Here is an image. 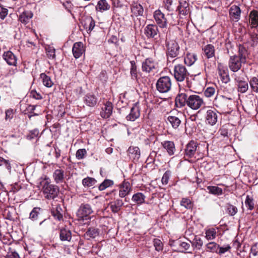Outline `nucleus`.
Instances as JSON below:
<instances>
[{"label":"nucleus","mask_w":258,"mask_h":258,"mask_svg":"<svg viewBox=\"0 0 258 258\" xmlns=\"http://www.w3.org/2000/svg\"><path fill=\"white\" fill-rule=\"evenodd\" d=\"M154 18L159 27L161 28L167 27V19L165 18V15L160 10H157L154 12Z\"/></svg>","instance_id":"obj_10"},{"label":"nucleus","mask_w":258,"mask_h":258,"mask_svg":"<svg viewBox=\"0 0 258 258\" xmlns=\"http://www.w3.org/2000/svg\"><path fill=\"white\" fill-rule=\"evenodd\" d=\"M145 196L141 192H138L133 195L132 200L137 204L141 205L145 202Z\"/></svg>","instance_id":"obj_41"},{"label":"nucleus","mask_w":258,"mask_h":258,"mask_svg":"<svg viewBox=\"0 0 258 258\" xmlns=\"http://www.w3.org/2000/svg\"><path fill=\"white\" fill-rule=\"evenodd\" d=\"M37 186L41 188L45 198L47 199H53L57 197L58 188L56 185L50 184V180L46 176L40 178L37 182Z\"/></svg>","instance_id":"obj_2"},{"label":"nucleus","mask_w":258,"mask_h":258,"mask_svg":"<svg viewBox=\"0 0 258 258\" xmlns=\"http://www.w3.org/2000/svg\"><path fill=\"white\" fill-rule=\"evenodd\" d=\"M131 191V186L130 182L124 181L119 185V196L124 198L128 195Z\"/></svg>","instance_id":"obj_16"},{"label":"nucleus","mask_w":258,"mask_h":258,"mask_svg":"<svg viewBox=\"0 0 258 258\" xmlns=\"http://www.w3.org/2000/svg\"><path fill=\"white\" fill-rule=\"evenodd\" d=\"M158 33V27L155 24H149L144 29V33L148 38H154Z\"/></svg>","instance_id":"obj_13"},{"label":"nucleus","mask_w":258,"mask_h":258,"mask_svg":"<svg viewBox=\"0 0 258 258\" xmlns=\"http://www.w3.org/2000/svg\"><path fill=\"white\" fill-rule=\"evenodd\" d=\"M45 212L40 208H33V221L37 219L41 220L42 221L39 223V225H41L46 220V218L44 216Z\"/></svg>","instance_id":"obj_21"},{"label":"nucleus","mask_w":258,"mask_h":258,"mask_svg":"<svg viewBox=\"0 0 258 258\" xmlns=\"http://www.w3.org/2000/svg\"><path fill=\"white\" fill-rule=\"evenodd\" d=\"M171 87V79L167 76L160 78L156 83L157 89L161 93L168 92L170 90Z\"/></svg>","instance_id":"obj_4"},{"label":"nucleus","mask_w":258,"mask_h":258,"mask_svg":"<svg viewBox=\"0 0 258 258\" xmlns=\"http://www.w3.org/2000/svg\"><path fill=\"white\" fill-rule=\"evenodd\" d=\"M249 22L252 27L258 26V11L252 10L249 15Z\"/></svg>","instance_id":"obj_30"},{"label":"nucleus","mask_w":258,"mask_h":258,"mask_svg":"<svg viewBox=\"0 0 258 258\" xmlns=\"http://www.w3.org/2000/svg\"><path fill=\"white\" fill-rule=\"evenodd\" d=\"M97 97L92 93H87L83 97L84 103L89 107H94L97 103Z\"/></svg>","instance_id":"obj_15"},{"label":"nucleus","mask_w":258,"mask_h":258,"mask_svg":"<svg viewBox=\"0 0 258 258\" xmlns=\"http://www.w3.org/2000/svg\"><path fill=\"white\" fill-rule=\"evenodd\" d=\"M8 258H20L19 254L16 251L12 250L7 254Z\"/></svg>","instance_id":"obj_63"},{"label":"nucleus","mask_w":258,"mask_h":258,"mask_svg":"<svg viewBox=\"0 0 258 258\" xmlns=\"http://www.w3.org/2000/svg\"><path fill=\"white\" fill-rule=\"evenodd\" d=\"M219 112L215 109L207 110L205 115L206 121L211 125H214L218 121Z\"/></svg>","instance_id":"obj_9"},{"label":"nucleus","mask_w":258,"mask_h":258,"mask_svg":"<svg viewBox=\"0 0 258 258\" xmlns=\"http://www.w3.org/2000/svg\"><path fill=\"white\" fill-rule=\"evenodd\" d=\"M128 153L130 158L138 161L140 158V150L138 147L131 146L128 149Z\"/></svg>","instance_id":"obj_22"},{"label":"nucleus","mask_w":258,"mask_h":258,"mask_svg":"<svg viewBox=\"0 0 258 258\" xmlns=\"http://www.w3.org/2000/svg\"><path fill=\"white\" fill-rule=\"evenodd\" d=\"M153 243L156 250L160 251L163 250V244L160 239H155L154 240Z\"/></svg>","instance_id":"obj_48"},{"label":"nucleus","mask_w":258,"mask_h":258,"mask_svg":"<svg viewBox=\"0 0 258 258\" xmlns=\"http://www.w3.org/2000/svg\"><path fill=\"white\" fill-rule=\"evenodd\" d=\"M204 54L208 58H211L214 56L215 48L212 44H207L203 47Z\"/></svg>","instance_id":"obj_33"},{"label":"nucleus","mask_w":258,"mask_h":258,"mask_svg":"<svg viewBox=\"0 0 258 258\" xmlns=\"http://www.w3.org/2000/svg\"><path fill=\"white\" fill-rule=\"evenodd\" d=\"M113 184V181L110 179H105L102 182L99 186V189L100 190H103L106 188L112 185Z\"/></svg>","instance_id":"obj_44"},{"label":"nucleus","mask_w":258,"mask_h":258,"mask_svg":"<svg viewBox=\"0 0 258 258\" xmlns=\"http://www.w3.org/2000/svg\"><path fill=\"white\" fill-rule=\"evenodd\" d=\"M19 20L22 23L30 29L32 26V13L31 12H23L20 16Z\"/></svg>","instance_id":"obj_12"},{"label":"nucleus","mask_w":258,"mask_h":258,"mask_svg":"<svg viewBox=\"0 0 258 258\" xmlns=\"http://www.w3.org/2000/svg\"><path fill=\"white\" fill-rule=\"evenodd\" d=\"M231 249V246L229 244H225L222 246L219 245V249L218 250L217 253L221 255L225 252L228 251Z\"/></svg>","instance_id":"obj_50"},{"label":"nucleus","mask_w":258,"mask_h":258,"mask_svg":"<svg viewBox=\"0 0 258 258\" xmlns=\"http://www.w3.org/2000/svg\"><path fill=\"white\" fill-rule=\"evenodd\" d=\"M235 80L236 81L238 86V91L241 93H245L248 88V83L241 79L239 77L235 76Z\"/></svg>","instance_id":"obj_20"},{"label":"nucleus","mask_w":258,"mask_h":258,"mask_svg":"<svg viewBox=\"0 0 258 258\" xmlns=\"http://www.w3.org/2000/svg\"><path fill=\"white\" fill-rule=\"evenodd\" d=\"M93 213L91 206L88 204H82L77 212V216L80 219H89V216Z\"/></svg>","instance_id":"obj_6"},{"label":"nucleus","mask_w":258,"mask_h":258,"mask_svg":"<svg viewBox=\"0 0 258 258\" xmlns=\"http://www.w3.org/2000/svg\"><path fill=\"white\" fill-rule=\"evenodd\" d=\"M110 6L106 0H99L95 7L97 11L102 13L110 9Z\"/></svg>","instance_id":"obj_26"},{"label":"nucleus","mask_w":258,"mask_h":258,"mask_svg":"<svg viewBox=\"0 0 258 258\" xmlns=\"http://www.w3.org/2000/svg\"><path fill=\"white\" fill-rule=\"evenodd\" d=\"M59 236L61 241H69L72 238V233L68 229L63 228L60 230Z\"/></svg>","instance_id":"obj_36"},{"label":"nucleus","mask_w":258,"mask_h":258,"mask_svg":"<svg viewBox=\"0 0 258 258\" xmlns=\"http://www.w3.org/2000/svg\"><path fill=\"white\" fill-rule=\"evenodd\" d=\"M167 56L168 59L170 57L174 58L176 57L179 51V46L174 40H170L167 42Z\"/></svg>","instance_id":"obj_7"},{"label":"nucleus","mask_w":258,"mask_h":258,"mask_svg":"<svg viewBox=\"0 0 258 258\" xmlns=\"http://www.w3.org/2000/svg\"><path fill=\"white\" fill-rule=\"evenodd\" d=\"M188 90L180 89L175 100V105L178 108H181L187 105L192 110H198L205 105L202 97L198 95H188Z\"/></svg>","instance_id":"obj_1"},{"label":"nucleus","mask_w":258,"mask_h":258,"mask_svg":"<svg viewBox=\"0 0 258 258\" xmlns=\"http://www.w3.org/2000/svg\"><path fill=\"white\" fill-rule=\"evenodd\" d=\"M177 10L178 11L179 14L180 15H183V16H186L189 12V8L185 7V8H181V9H179V7H177Z\"/></svg>","instance_id":"obj_61"},{"label":"nucleus","mask_w":258,"mask_h":258,"mask_svg":"<svg viewBox=\"0 0 258 258\" xmlns=\"http://www.w3.org/2000/svg\"><path fill=\"white\" fill-rule=\"evenodd\" d=\"M237 209L236 207L232 205L228 206L227 208V212L230 215L233 216L237 213Z\"/></svg>","instance_id":"obj_59"},{"label":"nucleus","mask_w":258,"mask_h":258,"mask_svg":"<svg viewBox=\"0 0 258 258\" xmlns=\"http://www.w3.org/2000/svg\"><path fill=\"white\" fill-rule=\"evenodd\" d=\"M60 209V207H56V209L55 210H52L51 211V214L53 216V217L58 220H60L62 218V214L58 211V209Z\"/></svg>","instance_id":"obj_54"},{"label":"nucleus","mask_w":258,"mask_h":258,"mask_svg":"<svg viewBox=\"0 0 258 258\" xmlns=\"http://www.w3.org/2000/svg\"><path fill=\"white\" fill-rule=\"evenodd\" d=\"M123 205V202L121 200L117 199L110 203V208L113 213L118 212Z\"/></svg>","instance_id":"obj_32"},{"label":"nucleus","mask_w":258,"mask_h":258,"mask_svg":"<svg viewBox=\"0 0 258 258\" xmlns=\"http://www.w3.org/2000/svg\"><path fill=\"white\" fill-rule=\"evenodd\" d=\"M162 145L166 150L169 155L171 156L174 154L175 148L173 142L170 141H164L162 143Z\"/></svg>","instance_id":"obj_25"},{"label":"nucleus","mask_w":258,"mask_h":258,"mask_svg":"<svg viewBox=\"0 0 258 258\" xmlns=\"http://www.w3.org/2000/svg\"><path fill=\"white\" fill-rule=\"evenodd\" d=\"M155 63L150 58L146 59L142 63L143 71L149 73L155 69Z\"/></svg>","instance_id":"obj_28"},{"label":"nucleus","mask_w":258,"mask_h":258,"mask_svg":"<svg viewBox=\"0 0 258 258\" xmlns=\"http://www.w3.org/2000/svg\"><path fill=\"white\" fill-rule=\"evenodd\" d=\"M191 244V247L194 249H200L203 246V242L202 239L198 236H196L192 241H189Z\"/></svg>","instance_id":"obj_38"},{"label":"nucleus","mask_w":258,"mask_h":258,"mask_svg":"<svg viewBox=\"0 0 258 258\" xmlns=\"http://www.w3.org/2000/svg\"><path fill=\"white\" fill-rule=\"evenodd\" d=\"M197 59V55L193 53H187L184 57V62L188 66H192Z\"/></svg>","instance_id":"obj_37"},{"label":"nucleus","mask_w":258,"mask_h":258,"mask_svg":"<svg viewBox=\"0 0 258 258\" xmlns=\"http://www.w3.org/2000/svg\"><path fill=\"white\" fill-rule=\"evenodd\" d=\"M241 11L239 6L232 5L229 9V15L230 19L233 22H237L240 20Z\"/></svg>","instance_id":"obj_11"},{"label":"nucleus","mask_w":258,"mask_h":258,"mask_svg":"<svg viewBox=\"0 0 258 258\" xmlns=\"http://www.w3.org/2000/svg\"><path fill=\"white\" fill-rule=\"evenodd\" d=\"M197 148V144L194 141L190 142L186 147L185 149V155L188 157H194Z\"/></svg>","instance_id":"obj_18"},{"label":"nucleus","mask_w":258,"mask_h":258,"mask_svg":"<svg viewBox=\"0 0 258 258\" xmlns=\"http://www.w3.org/2000/svg\"><path fill=\"white\" fill-rule=\"evenodd\" d=\"M216 93V89L214 87H209L204 91V95L206 97L209 98L213 96Z\"/></svg>","instance_id":"obj_47"},{"label":"nucleus","mask_w":258,"mask_h":258,"mask_svg":"<svg viewBox=\"0 0 258 258\" xmlns=\"http://www.w3.org/2000/svg\"><path fill=\"white\" fill-rule=\"evenodd\" d=\"M167 120L174 128H178L181 122L179 117L172 115L168 116Z\"/></svg>","instance_id":"obj_35"},{"label":"nucleus","mask_w":258,"mask_h":258,"mask_svg":"<svg viewBox=\"0 0 258 258\" xmlns=\"http://www.w3.org/2000/svg\"><path fill=\"white\" fill-rule=\"evenodd\" d=\"M180 205L187 209H190L192 207L190 200L188 198H183L180 202Z\"/></svg>","instance_id":"obj_46"},{"label":"nucleus","mask_w":258,"mask_h":258,"mask_svg":"<svg viewBox=\"0 0 258 258\" xmlns=\"http://www.w3.org/2000/svg\"><path fill=\"white\" fill-rule=\"evenodd\" d=\"M245 204L246 207L249 210H252L254 207V204L253 202V200L249 197V196H247L246 197L245 201Z\"/></svg>","instance_id":"obj_55"},{"label":"nucleus","mask_w":258,"mask_h":258,"mask_svg":"<svg viewBox=\"0 0 258 258\" xmlns=\"http://www.w3.org/2000/svg\"><path fill=\"white\" fill-rule=\"evenodd\" d=\"M46 51L47 56L50 59H53L55 57V49L51 46L46 47Z\"/></svg>","instance_id":"obj_49"},{"label":"nucleus","mask_w":258,"mask_h":258,"mask_svg":"<svg viewBox=\"0 0 258 258\" xmlns=\"http://www.w3.org/2000/svg\"><path fill=\"white\" fill-rule=\"evenodd\" d=\"M231 100V99L221 96L219 97L216 96L214 100V104L218 108H223L225 105L228 103L229 101Z\"/></svg>","instance_id":"obj_23"},{"label":"nucleus","mask_w":258,"mask_h":258,"mask_svg":"<svg viewBox=\"0 0 258 258\" xmlns=\"http://www.w3.org/2000/svg\"><path fill=\"white\" fill-rule=\"evenodd\" d=\"M170 176V172L169 171H167L164 173L161 179L163 184L166 185L168 183Z\"/></svg>","instance_id":"obj_58"},{"label":"nucleus","mask_w":258,"mask_h":258,"mask_svg":"<svg viewBox=\"0 0 258 258\" xmlns=\"http://www.w3.org/2000/svg\"><path fill=\"white\" fill-rule=\"evenodd\" d=\"M25 246H24V249L25 252L24 253V258H32V255L31 254V250L29 249V247L25 244Z\"/></svg>","instance_id":"obj_64"},{"label":"nucleus","mask_w":258,"mask_h":258,"mask_svg":"<svg viewBox=\"0 0 258 258\" xmlns=\"http://www.w3.org/2000/svg\"><path fill=\"white\" fill-rule=\"evenodd\" d=\"M8 11L7 9L0 5V18L4 19L8 15Z\"/></svg>","instance_id":"obj_60"},{"label":"nucleus","mask_w":258,"mask_h":258,"mask_svg":"<svg viewBox=\"0 0 258 258\" xmlns=\"http://www.w3.org/2000/svg\"><path fill=\"white\" fill-rule=\"evenodd\" d=\"M206 248L207 251L217 253L219 245L215 242H210L206 245Z\"/></svg>","instance_id":"obj_40"},{"label":"nucleus","mask_w":258,"mask_h":258,"mask_svg":"<svg viewBox=\"0 0 258 258\" xmlns=\"http://www.w3.org/2000/svg\"><path fill=\"white\" fill-rule=\"evenodd\" d=\"M250 253L252 256L255 257L258 255V247L257 243H255L252 245L250 249Z\"/></svg>","instance_id":"obj_62"},{"label":"nucleus","mask_w":258,"mask_h":258,"mask_svg":"<svg viewBox=\"0 0 258 258\" xmlns=\"http://www.w3.org/2000/svg\"><path fill=\"white\" fill-rule=\"evenodd\" d=\"M217 231L216 229L211 228L208 229L205 232V237L208 240L214 239L217 236Z\"/></svg>","instance_id":"obj_39"},{"label":"nucleus","mask_w":258,"mask_h":258,"mask_svg":"<svg viewBox=\"0 0 258 258\" xmlns=\"http://www.w3.org/2000/svg\"><path fill=\"white\" fill-rule=\"evenodd\" d=\"M29 94L22 100L21 108L24 114H28V117L30 118L32 116V106L31 105V94H32V91H30Z\"/></svg>","instance_id":"obj_5"},{"label":"nucleus","mask_w":258,"mask_h":258,"mask_svg":"<svg viewBox=\"0 0 258 258\" xmlns=\"http://www.w3.org/2000/svg\"><path fill=\"white\" fill-rule=\"evenodd\" d=\"M98 234V230L95 228H89L86 232L87 235L91 238H95Z\"/></svg>","instance_id":"obj_52"},{"label":"nucleus","mask_w":258,"mask_h":258,"mask_svg":"<svg viewBox=\"0 0 258 258\" xmlns=\"http://www.w3.org/2000/svg\"><path fill=\"white\" fill-rule=\"evenodd\" d=\"M242 63L244 64L245 63L242 62L237 55H233L230 57L228 66L231 71L236 72L240 69Z\"/></svg>","instance_id":"obj_8"},{"label":"nucleus","mask_w":258,"mask_h":258,"mask_svg":"<svg viewBox=\"0 0 258 258\" xmlns=\"http://www.w3.org/2000/svg\"><path fill=\"white\" fill-rule=\"evenodd\" d=\"M178 250L181 252L189 253H192V247L190 246V243L186 242L181 241L180 240L179 241Z\"/></svg>","instance_id":"obj_34"},{"label":"nucleus","mask_w":258,"mask_h":258,"mask_svg":"<svg viewBox=\"0 0 258 258\" xmlns=\"http://www.w3.org/2000/svg\"><path fill=\"white\" fill-rule=\"evenodd\" d=\"M173 74L175 79L178 82H182L186 80L189 76L186 68L182 64H177L174 66Z\"/></svg>","instance_id":"obj_3"},{"label":"nucleus","mask_w":258,"mask_h":258,"mask_svg":"<svg viewBox=\"0 0 258 258\" xmlns=\"http://www.w3.org/2000/svg\"><path fill=\"white\" fill-rule=\"evenodd\" d=\"M140 115L139 107L137 104H135L131 108L130 113L126 116V119L128 120L134 121L140 116Z\"/></svg>","instance_id":"obj_19"},{"label":"nucleus","mask_w":258,"mask_h":258,"mask_svg":"<svg viewBox=\"0 0 258 258\" xmlns=\"http://www.w3.org/2000/svg\"><path fill=\"white\" fill-rule=\"evenodd\" d=\"M4 59L11 66H16L17 63L16 56L10 51H7L3 55Z\"/></svg>","instance_id":"obj_24"},{"label":"nucleus","mask_w":258,"mask_h":258,"mask_svg":"<svg viewBox=\"0 0 258 258\" xmlns=\"http://www.w3.org/2000/svg\"><path fill=\"white\" fill-rule=\"evenodd\" d=\"M250 86L252 90L255 92H258V79L253 77L250 81Z\"/></svg>","instance_id":"obj_51"},{"label":"nucleus","mask_w":258,"mask_h":258,"mask_svg":"<svg viewBox=\"0 0 258 258\" xmlns=\"http://www.w3.org/2000/svg\"><path fill=\"white\" fill-rule=\"evenodd\" d=\"M112 103L110 102H107L102 107L100 115L104 118H108L112 114Z\"/></svg>","instance_id":"obj_17"},{"label":"nucleus","mask_w":258,"mask_h":258,"mask_svg":"<svg viewBox=\"0 0 258 258\" xmlns=\"http://www.w3.org/2000/svg\"><path fill=\"white\" fill-rule=\"evenodd\" d=\"M87 154V151L85 149H79L76 154V157L78 159H82Z\"/></svg>","instance_id":"obj_56"},{"label":"nucleus","mask_w":258,"mask_h":258,"mask_svg":"<svg viewBox=\"0 0 258 258\" xmlns=\"http://www.w3.org/2000/svg\"><path fill=\"white\" fill-rule=\"evenodd\" d=\"M64 177V171L61 169H55L53 173V178L56 183L62 182Z\"/></svg>","instance_id":"obj_27"},{"label":"nucleus","mask_w":258,"mask_h":258,"mask_svg":"<svg viewBox=\"0 0 258 258\" xmlns=\"http://www.w3.org/2000/svg\"><path fill=\"white\" fill-rule=\"evenodd\" d=\"M96 182V180L91 177H87L83 179L82 183L84 186L90 187L93 186Z\"/></svg>","instance_id":"obj_43"},{"label":"nucleus","mask_w":258,"mask_h":258,"mask_svg":"<svg viewBox=\"0 0 258 258\" xmlns=\"http://www.w3.org/2000/svg\"><path fill=\"white\" fill-rule=\"evenodd\" d=\"M248 55L249 53L246 48L243 46L240 45L238 49V55L237 56L241 60V61L244 62L246 63Z\"/></svg>","instance_id":"obj_29"},{"label":"nucleus","mask_w":258,"mask_h":258,"mask_svg":"<svg viewBox=\"0 0 258 258\" xmlns=\"http://www.w3.org/2000/svg\"><path fill=\"white\" fill-rule=\"evenodd\" d=\"M132 13L136 16H142L144 13V9L140 4L134 3L131 7Z\"/></svg>","instance_id":"obj_31"},{"label":"nucleus","mask_w":258,"mask_h":258,"mask_svg":"<svg viewBox=\"0 0 258 258\" xmlns=\"http://www.w3.org/2000/svg\"><path fill=\"white\" fill-rule=\"evenodd\" d=\"M40 79L41 80L43 85L47 87H50L53 85V83L50 78L44 73H42L40 75Z\"/></svg>","instance_id":"obj_42"},{"label":"nucleus","mask_w":258,"mask_h":258,"mask_svg":"<svg viewBox=\"0 0 258 258\" xmlns=\"http://www.w3.org/2000/svg\"><path fill=\"white\" fill-rule=\"evenodd\" d=\"M219 74L221 77L223 82L227 83L230 81L229 76L225 71H223L222 72L221 70L219 69Z\"/></svg>","instance_id":"obj_57"},{"label":"nucleus","mask_w":258,"mask_h":258,"mask_svg":"<svg viewBox=\"0 0 258 258\" xmlns=\"http://www.w3.org/2000/svg\"><path fill=\"white\" fill-rule=\"evenodd\" d=\"M173 0H163L164 7L168 11L171 12L173 10L172 7Z\"/></svg>","instance_id":"obj_53"},{"label":"nucleus","mask_w":258,"mask_h":258,"mask_svg":"<svg viewBox=\"0 0 258 258\" xmlns=\"http://www.w3.org/2000/svg\"><path fill=\"white\" fill-rule=\"evenodd\" d=\"M85 51L84 44L81 42H76L74 44L72 52L76 58H79Z\"/></svg>","instance_id":"obj_14"},{"label":"nucleus","mask_w":258,"mask_h":258,"mask_svg":"<svg viewBox=\"0 0 258 258\" xmlns=\"http://www.w3.org/2000/svg\"><path fill=\"white\" fill-rule=\"evenodd\" d=\"M209 192L216 195H221L223 193L222 189L216 186H209L208 187Z\"/></svg>","instance_id":"obj_45"}]
</instances>
